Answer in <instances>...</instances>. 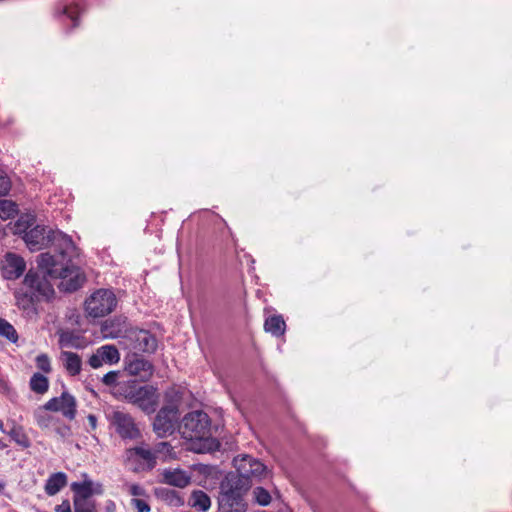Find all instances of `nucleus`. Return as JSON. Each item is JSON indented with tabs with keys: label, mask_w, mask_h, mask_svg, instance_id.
<instances>
[{
	"label": "nucleus",
	"mask_w": 512,
	"mask_h": 512,
	"mask_svg": "<svg viewBox=\"0 0 512 512\" xmlns=\"http://www.w3.org/2000/svg\"><path fill=\"white\" fill-rule=\"evenodd\" d=\"M61 359L63 361L64 368L70 376L79 375L82 370V360L80 356L71 351H62Z\"/></svg>",
	"instance_id": "nucleus-22"
},
{
	"label": "nucleus",
	"mask_w": 512,
	"mask_h": 512,
	"mask_svg": "<svg viewBox=\"0 0 512 512\" xmlns=\"http://www.w3.org/2000/svg\"><path fill=\"white\" fill-rule=\"evenodd\" d=\"M153 452H155L156 457L158 455L162 456L163 461L177 458L176 452L174 451L173 446L169 442H158L154 446Z\"/></svg>",
	"instance_id": "nucleus-27"
},
{
	"label": "nucleus",
	"mask_w": 512,
	"mask_h": 512,
	"mask_svg": "<svg viewBox=\"0 0 512 512\" xmlns=\"http://www.w3.org/2000/svg\"><path fill=\"white\" fill-rule=\"evenodd\" d=\"M121 377V371L113 370L109 371L102 377V383L109 387H116L118 389V384L121 383L122 380H119Z\"/></svg>",
	"instance_id": "nucleus-33"
},
{
	"label": "nucleus",
	"mask_w": 512,
	"mask_h": 512,
	"mask_svg": "<svg viewBox=\"0 0 512 512\" xmlns=\"http://www.w3.org/2000/svg\"><path fill=\"white\" fill-rule=\"evenodd\" d=\"M26 266V261L21 255L7 252L0 262V273L4 280L14 281L24 275Z\"/></svg>",
	"instance_id": "nucleus-14"
},
{
	"label": "nucleus",
	"mask_w": 512,
	"mask_h": 512,
	"mask_svg": "<svg viewBox=\"0 0 512 512\" xmlns=\"http://www.w3.org/2000/svg\"><path fill=\"white\" fill-rule=\"evenodd\" d=\"M55 512H72L69 500H63L61 504L57 505Z\"/></svg>",
	"instance_id": "nucleus-42"
},
{
	"label": "nucleus",
	"mask_w": 512,
	"mask_h": 512,
	"mask_svg": "<svg viewBox=\"0 0 512 512\" xmlns=\"http://www.w3.org/2000/svg\"><path fill=\"white\" fill-rule=\"evenodd\" d=\"M29 387L34 393L43 395L49 389V380L43 374L36 372L30 378Z\"/></svg>",
	"instance_id": "nucleus-26"
},
{
	"label": "nucleus",
	"mask_w": 512,
	"mask_h": 512,
	"mask_svg": "<svg viewBox=\"0 0 512 512\" xmlns=\"http://www.w3.org/2000/svg\"><path fill=\"white\" fill-rule=\"evenodd\" d=\"M129 493L132 496H146V490L139 484L134 483L129 486Z\"/></svg>",
	"instance_id": "nucleus-41"
},
{
	"label": "nucleus",
	"mask_w": 512,
	"mask_h": 512,
	"mask_svg": "<svg viewBox=\"0 0 512 512\" xmlns=\"http://www.w3.org/2000/svg\"><path fill=\"white\" fill-rule=\"evenodd\" d=\"M79 4L64 5L62 7V15L72 22V27L78 26V19L80 15Z\"/></svg>",
	"instance_id": "nucleus-30"
},
{
	"label": "nucleus",
	"mask_w": 512,
	"mask_h": 512,
	"mask_svg": "<svg viewBox=\"0 0 512 512\" xmlns=\"http://www.w3.org/2000/svg\"><path fill=\"white\" fill-rule=\"evenodd\" d=\"M37 265L39 269L46 271L50 278L60 279L59 289L64 292H75L86 281L85 274L79 266L72 263V260L60 262L55 255L41 253L37 257Z\"/></svg>",
	"instance_id": "nucleus-2"
},
{
	"label": "nucleus",
	"mask_w": 512,
	"mask_h": 512,
	"mask_svg": "<svg viewBox=\"0 0 512 512\" xmlns=\"http://www.w3.org/2000/svg\"><path fill=\"white\" fill-rule=\"evenodd\" d=\"M53 230L38 224L36 216L31 213L20 215L13 226V233L25 242L31 252L50 247Z\"/></svg>",
	"instance_id": "nucleus-3"
},
{
	"label": "nucleus",
	"mask_w": 512,
	"mask_h": 512,
	"mask_svg": "<svg viewBox=\"0 0 512 512\" xmlns=\"http://www.w3.org/2000/svg\"><path fill=\"white\" fill-rule=\"evenodd\" d=\"M116 305L117 299L112 290L99 289L85 301V310L89 316L100 318L110 314Z\"/></svg>",
	"instance_id": "nucleus-8"
},
{
	"label": "nucleus",
	"mask_w": 512,
	"mask_h": 512,
	"mask_svg": "<svg viewBox=\"0 0 512 512\" xmlns=\"http://www.w3.org/2000/svg\"><path fill=\"white\" fill-rule=\"evenodd\" d=\"M253 500L260 506H268L271 503V495L265 488L257 486L253 489Z\"/></svg>",
	"instance_id": "nucleus-32"
},
{
	"label": "nucleus",
	"mask_w": 512,
	"mask_h": 512,
	"mask_svg": "<svg viewBox=\"0 0 512 512\" xmlns=\"http://www.w3.org/2000/svg\"><path fill=\"white\" fill-rule=\"evenodd\" d=\"M51 236L50 247H54L58 254L55 257L56 259L60 257V262L70 261L79 256V250L71 236L58 229L53 230Z\"/></svg>",
	"instance_id": "nucleus-13"
},
{
	"label": "nucleus",
	"mask_w": 512,
	"mask_h": 512,
	"mask_svg": "<svg viewBox=\"0 0 512 512\" xmlns=\"http://www.w3.org/2000/svg\"><path fill=\"white\" fill-rule=\"evenodd\" d=\"M67 485V475L64 472L51 474L45 482L44 490L48 496H54Z\"/></svg>",
	"instance_id": "nucleus-21"
},
{
	"label": "nucleus",
	"mask_w": 512,
	"mask_h": 512,
	"mask_svg": "<svg viewBox=\"0 0 512 512\" xmlns=\"http://www.w3.org/2000/svg\"><path fill=\"white\" fill-rule=\"evenodd\" d=\"M264 330L272 336H282L286 330V323L282 315H272L267 317L264 322Z\"/></svg>",
	"instance_id": "nucleus-24"
},
{
	"label": "nucleus",
	"mask_w": 512,
	"mask_h": 512,
	"mask_svg": "<svg viewBox=\"0 0 512 512\" xmlns=\"http://www.w3.org/2000/svg\"><path fill=\"white\" fill-rule=\"evenodd\" d=\"M12 441H14L20 448L28 449L31 447V441L25 432L23 426L12 423L10 429L6 432Z\"/></svg>",
	"instance_id": "nucleus-23"
},
{
	"label": "nucleus",
	"mask_w": 512,
	"mask_h": 512,
	"mask_svg": "<svg viewBox=\"0 0 512 512\" xmlns=\"http://www.w3.org/2000/svg\"><path fill=\"white\" fill-rule=\"evenodd\" d=\"M4 488V485L0 482V491Z\"/></svg>",
	"instance_id": "nucleus-47"
},
{
	"label": "nucleus",
	"mask_w": 512,
	"mask_h": 512,
	"mask_svg": "<svg viewBox=\"0 0 512 512\" xmlns=\"http://www.w3.org/2000/svg\"><path fill=\"white\" fill-rule=\"evenodd\" d=\"M52 428L53 431L63 439L70 437L72 434L71 428L66 424L60 423L58 419L55 426Z\"/></svg>",
	"instance_id": "nucleus-37"
},
{
	"label": "nucleus",
	"mask_w": 512,
	"mask_h": 512,
	"mask_svg": "<svg viewBox=\"0 0 512 512\" xmlns=\"http://www.w3.org/2000/svg\"><path fill=\"white\" fill-rule=\"evenodd\" d=\"M127 459L136 464L134 471H151L157 465V459L153 449L145 443L126 450Z\"/></svg>",
	"instance_id": "nucleus-10"
},
{
	"label": "nucleus",
	"mask_w": 512,
	"mask_h": 512,
	"mask_svg": "<svg viewBox=\"0 0 512 512\" xmlns=\"http://www.w3.org/2000/svg\"><path fill=\"white\" fill-rule=\"evenodd\" d=\"M189 504L198 511L206 512L211 506V499L202 490H194L191 494Z\"/></svg>",
	"instance_id": "nucleus-25"
},
{
	"label": "nucleus",
	"mask_w": 512,
	"mask_h": 512,
	"mask_svg": "<svg viewBox=\"0 0 512 512\" xmlns=\"http://www.w3.org/2000/svg\"><path fill=\"white\" fill-rule=\"evenodd\" d=\"M45 411L43 407L37 410L34 413L35 421L40 428H52L55 426L57 419Z\"/></svg>",
	"instance_id": "nucleus-28"
},
{
	"label": "nucleus",
	"mask_w": 512,
	"mask_h": 512,
	"mask_svg": "<svg viewBox=\"0 0 512 512\" xmlns=\"http://www.w3.org/2000/svg\"><path fill=\"white\" fill-rule=\"evenodd\" d=\"M15 213V204L8 200H0V217L7 219Z\"/></svg>",
	"instance_id": "nucleus-35"
},
{
	"label": "nucleus",
	"mask_w": 512,
	"mask_h": 512,
	"mask_svg": "<svg viewBox=\"0 0 512 512\" xmlns=\"http://www.w3.org/2000/svg\"><path fill=\"white\" fill-rule=\"evenodd\" d=\"M158 343L156 337L147 330H140L134 337V348L144 353H154Z\"/></svg>",
	"instance_id": "nucleus-20"
},
{
	"label": "nucleus",
	"mask_w": 512,
	"mask_h": 512,
	"mask_svg": "<svg viewBox=\"0 0 512 512\" xmlns=\"http://www.w3.org/2000/svg\"><path fill=\"white\" fill-rule=\"evenodd\" d=\"M124 371L130 376L137 377L139 381L146 382L154 373V365L142 355L134 353L125 357Z\"/></svg>",
	"instance_id": "nucleus-11"
},
{
	"label": "nucleus",
	"mask_w": 512,
	"mask_h": 512,
	"mask_svg": "<svg viewBox=\"0 0 512 512\" xmlns=\"http://www.w3.org/2000/svg\"><path fill=\"white\" fill-rule=\"evenodd\" d=\"M0 430H1L3 433H5V434H6V432L8 431V430H6V429L4 428V424H3V422H2L1 420H0Z\"/></svg>",
	"instance_id": "nucleus-46"
},
{
	"label": "nucleus",
	"mask_w": 512,
	"mask_h": 512,
	"mask_svg": "<svg viewBox=\"0 0 512 512\" xmlns=\"http://www.w3.org/2000/svg\"><path fill=\"white\" fill-rule=\"evenodd\" d=\"M42 271L29 269L24 275L21 286L13 291L15 305L26 318H37L38 303H49L55 298V289L48 279L49 275L46 271Z\"/></svg>",
	"instance_id": "nucleus-1"
},
{
	"label": "nucleus",
	"mask_w": 512,
	"mask_h": 512,
	"mask_svg": "<svg viewBox=\"0 0 512 512\" xmlns=\"http://www.w3.org/2000/svg\"><path fill=\"white\" fill-rule=\"evenodd\" d=\"M87 420L90 426V430L94 431L97 428V417L94 414H89Z\"/></svg>",
	"instance_id": "nucleus-44"
},
{
	"label": "nucleus",
	"mask_w": 512,
	"mask_h": 512,
	"mask_svg": "<svg viewBox=\"0 0 512 512\" xmlns=\"http://www.w3.org/2000/svg\"><path fill=\"white\" fill-rule=\"evenodd\" d=\"M83 478L82 482H73L71 484V490L74 492L73 503L90 502L89 498L92 495H102L104 493L102 483L93 482L86 473L83 474Z\"/></svg>",
	"instance_id": "nucleus-16"
},
{
	"label": "nucleus",
	"mask_w": 512,
	"mask_h": 512,
	"mask_svg": "<svg viewBox=\"0 0 512 512\" xmlns=\"http://www.w3.org/2000/svg\"><path fill=\"white\" fill-rule=\"evenodd\" d=\"M120 360V353L115 345L107 344L99 347L95 353H93L88 360V364L94 368L98 369L103 366V364L113 365L118 363Z\"/></svg>",
	"instance_id": "nucleus-17"
},
{
	"label": "nucleus",
	"mask_w": 512,
	"mask_h": 512,
	"mask_svg": "<svg viewBox=\"0 0 512 512\" xmlns=\"http://www.w3.org/2000/svg\"><path fill=\"white\" fill-rule=\"evenodd\" d=\"M131 502L132 505L137 509V512H150V506L144 500L134 498Z\"/></svg>",
	"instance_id": "nucleus-40"
},
{
	"label": "nucleus",
	"mask_w": 512,
	"mask_h": 512,
	"mask_svg": "<svg viewBox=\"0 0 512 512\" xmlns=\"http://www.w3.org/2000/svg\"><path fill=\"white\" fill-rule=\"evenodd\" d=\"M235 472H230L227 475L239 479L242 487L251 488L255 481H261L268 475V469L258 459L244 455L240 459H235Z\"/></svg>",
	"instance_id": "nucleus-5"
},
{
	"label": "nucleus",
	"mask_w": 512,
	"mask_h": 512,
	"mask_svg": "<svg viewBox=\"0 0 512 512\" xmlns=\"http://www.w3.org/2000/svg\"><path fill=\"white\" fill-rule=\"evenodd\" d=\"M11 189V180L4 170L0 169V197L6 196Z\"/></svg>",
	"instance_id": "nucleus-36"
},
{
	"label": "nucleus",
	"mask_w": 512,
	"mask_h": 512,
	"mask_svg": "<svg viewBox=\"0 0 512 512\" xmlns=\"http://www.w3.org/2000/svg\"><path fill=\"white\" fill-rule=\"evenodd\" d=\"M0 336L6 338L11 343L18 341V333L14 326L5 319H0Z\"/></svg>",
	"instance_id": "nucleus-29"
},
{
	"label": "nucleus",
	"mask_w": 512,
	"mask_h": 512,
	"mask_svg": "<svg viewBox=\"0 0 512 512\" xmlns=\"http://www.w3.org/2000/svg\"><path fill=\"white\" fill-rule=\"evenodd\" d=\"M158 400L157 388L152 385L140 386L135 393L129 394V403L136 405L146 414L156 411Z\"/></svg>",
	"instance_id": "nucleus-12"
},
{
	"label": "nucleus",
	"mask_w": 512,
	"mask_h": 512,
	"mask_svg": "<svg viewBox=\"0 0 512 512\" xmlns=\"http://www.w3.org/2000/svg\"><path fill=\"white\" fill-rule=\"evenodd\" d=\"M162 482L177 488H185L190 484L191 476L180 468L164 469L162 472Z\"/></svg>",
	"instance_id": "nucleus-19"
},
{
	"label": "nucleus",
	"mask_w": 512,
	"mask_h": 512,
	"mask_svg": "<svg viewBox=\"0 0 512 512\" xmlns=\"http://www.w3.org/2000/svg\"><path fill=\"white\" fill-rule=\"evenodd\" d=\"M166 398L168 395L166 394ZM167 403L157 412L153 421V431L158 438L172 435L179 421V407L174 400L166 399Z\"/></svg>",
	"instance_id": "nucleus-7"
},
{
	"label": "nucleus",
	"mask_w": 512,
	"mask_h": 512,
	"mask_svg": "<svg viewBox=\"0 0 512 512\" xmlns=\"http://www.w3.org/2000/svg\"><path fill=\"white\" fill-rule=\"evenodd\" d=\"M210 418L203 411L188 413L182 420V436L190 441L208 440L210 435Z\"/></svg>",
	"instance_id": "nucleus-6"
},
{
	"label": "nucleus",
	"mask_w": 512,
	"mask_h": 512,
	"mask_svg": "<svg viewBox=\"0 0 512 512\" xmlns=\"http://www.w3.org/2000/svg\"><path fill=\"white\" fill-rule=\"evenodd\" d=\"M74 512H96L94 502L73 503Z\"/></svg>",
	"instance_id": "nucleus-38"
},
{
	"label": "nucleus",
	"mask_w": 512,
	"mask_h": 512,
	"mask_svg": "<svg viewBox=\"0 0 512 512\" xmlns=\"http://www.w3.org/2000/svg\"><path fill=\"white\" fill-rule=\"evenodd\" d=\"M139 387L136 380H122L121 383L118 384L117 393L122 395L125 400L129 402V394L135 393V390Z\"/></svg>",
	"instance_id": "nucleus-31"
},
{
	"label": "nucleus",
	"mask_w": 512,
	"mask_h": 512,
	"mask_svg": "<svg viewBox=\"0 0 512 512\" xmlns=\"http://www.w3.org/2000/svg\"><path fill=\"white\" fill-rule=\"evenodd\" d=\"M35 363H36L37 368L40 371H42L43 373L48 374L52 371L50 358L45 353L39 354L35 359Z\"/></svg>",
	"instance_id": "nucleus-34"
},
{
	"label": "nucleus",
	"mask_w": 512,
	"mask_h": 512,
	"mask_svg": "<svg viewBox=\"0 0 512 512\" xmlns=\"http://www.w3.org/2000/svg\"><path fill=\"white\" fill-rule=\"evenodd\" d=\"M43 409L61 412L64 417L73 420L77 414V402L68 391H63L59 397H53L43 405Z\"/></svg>",
	"instance_id": "nucleus-15"
},
{
	"label": "nucleus",
	"mask_w": 512,
	"mask_h": 512,
	"mask_svg": "<svg viewBox=\"0 0 512 512\" xmlns=\"http://www.w3.org/2000/svg\"><path fill=\"white\" fill-rule=\"evenodd\" d=\"M127 331V319L125 317H115L105 320L101 325V333L106 339H117L122 337Z\"/></svg>",
	"instance_id": "nucleus-18"
},
{
	"label": "nucleus",
	"mask_w": 512,
	"mask_h": 512,
	"mask_svg": "<svg viewBox=\"0 0 512 512\" xmlns=\"http://www.w3.org/2000/svg\"><path fill=\"white\" fill-rule=\"evenodd\" d=\"M7 447H8V445L6 443H4L2 440H0V450H3Z\"/></svg>",
	"instance_id": "nucleus-45"
},
{
	"label": "nucleus",
	"mask_w": 512,
	"mask_h": 512,
	"mask_svg": "<svg viewBox=\"0 0 512 512\" xmlns=\"http://www.w3.org/2000/svg\"><path fill=\"white\" fill-rule=\"evenodd\" d=\"M165 499L168 500L170 503H174L176 505H182L183 500L179 496L178 492L175 490H167L165 493Z\"/></svg>",
	"instance_id": "nucleus-39"
},
{
	"label": "nucleus",
	"mask_w": 512,
	"mask_h": 512,
	"mask_svg": "<svg viewBox=\"0 0 512 512\" xmlns=\"http://www.w3.org/2000/svg\"><path fill=\"white\" fill-rule=\"evenodd\" d=\"M109 421L123 440H136L141 437L140 429L129 413L115 410L110 414Z\"/></svg>",
	"instance_id": "nucleus-9"
},
{
	"label": "nucleus",
	"mask_w": 512,
	"mask_h": 512,
	"mask_svg": "<svg viewBox=\"0 0 512 512\" xmlns=\"http://www.w3.org/2000/svg\"><path fill=\"white\" fill-rule=\"evenodd\" d=\"M73 338L74 337H73L72 333L62 334L60 337V345L66 346V347L71 346Z\"/></svg>",
	"instance_id": "nucleus-43"
},
{
	"label": "nucleus",
	"mask_w": 512,
	"mask_h": 512,
	"mask_svg": "<svg viewBox=\"0 0 512 512\" xmlns=\"http://www.w3.org/2000/svg\"><path fill=\"white\" fill-rule=\"evenodd\" d=\"M240 480L226 475L220 483L218 496V512H246L248 503L245 500L247 488L242 487Z\"/></svg>",
	"instance_id": "nucleus-4"
}]
</instances>
